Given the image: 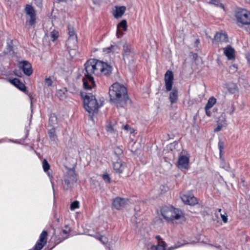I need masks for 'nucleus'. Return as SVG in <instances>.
Listing matches in <instances>:
<instances>
[{
    "mask_svg": "<svg viewBox=\"0 0 250 250\" xmlns=\"http://www.w3.org/2000/svg\"><path fill=\"white\" fill-rule=\"evenodd\" d=\"M103 178L104 180L107 183H110L111 182L110 177L109 175L107 174H104L103 175Z\"/></svg>",
    "mask_w": 250,
    "mask_h": 250,
    "instance_id": "e433bc0d",
    "label": "nucleus"
},
{
    "mask_svg": "<svg viewBox=\"0 0 250 250\" xmlns=\"http://www.w3.org/2000/svg\"><path fill=\"white\" fill-rule=\"evenodd\" d=\"M78 208H79V202L78 201H75L71 204L70 209L71 210H74Z\"/></svg>",
    "mask_w": 250,
    "mask_h": 250,
    "instance_id": "f704fd0d",
    "label": "nucleus"
},
{
    "mask_svg": "<svg viewBox=\"0 0 250 250\" xmlns=\"http://www.w3.org/2000/svg\"><path fill=\"white\" fill-rule=\"evenodd\" d=\"M222 127H223L222 125H217V126L214 129V132H218L222 129Z\"/></svg>",
    "mask_w": 250,
    "mask_h": 250,
    "instance_id": "37998d69",
    "label": "nucleus"
},
{
    "mask_svg": "<svg viewBox=\"0 0 250 250\" xmlns=\"http://www.w3.org/2000/svg\"><path fill=\"white\" fill-rule=\"evenodd\" d=\"M224 53L229 60H232L235 58L234 50L230 45H228L224 49Z\"/></svg>",
    "mask_w": 250,
    "mask_h": 250,
    "instance_id": "f3484780",
    "label": "nucleus"
},
{
    "mask_svg": "<svg viewBox=\"0 0 250 250\" xmlns=\"http://www.w3.org/2000/svg\"><path fill=\"white\" fill-rule=\"evenodd\" d=\"M220 167L221 168H224L225 169L228 170L229 168V165L227 163L225 160V158L223 156H220Z\"/></svg>",
    "mask_w": 250,
    "mask_h": 250,
    "instance_id": "bb28decb",
    "label": "nucleus"
},
{
    "mask_svg": "<svg viewBox=\"0 0 250 250\" xmlns=\"http://www.w3.org/2000/svg\"><path fill=\"white\" fill-rule=\"evenodd\" d=\"M164 80L166 91H170L172 89L174 80L173 72L170 70H167L165 74Z\"/></svg>",
    "mask_w": 250,
    "mask_h": 250,
    "instance_id": "1a4fd4ad",
    "label": "nucleus"
},
{
    "mask_svg": "<svg viewBox=\"0 0 250 250\" xmlns=\"http://www.w3.org/2000/svg\"><path fill=\"white\" fill-rule=\"evenodd\" d=\"M42 167L45 172L47 171L50 168V165L46 160L44 159L42 162Z\"/></svg>",
    "mask_w": 250,
    "mask_h": 250,
    "instance_id": "72a5a7b5",
    "label": "nucleus"
},
{
    "mask_svg": "<svg viewBox=\"0 0 250 250\" xmlns=\"http://www.w3.org/2000/svg\"><path fill=\"white\" fill-rule=\"evenodd\" d=\"M90 235L94 237V238H95L97 240H99V239H100L99 237L101 236V235L100 234H95H95H90Z\"/></svg>",
    "mask_w": 250,
    "mask_h": 250,
    "instance_id": "49530a36",
    "label": "nucleus"
},
{
    "mask_svg": "<svg viewBox=\"0 0 250 250\" xmlns=\"http://www.w3.org/2000/svg\"><path fill=\"white\" fill-rule=\"evenodd\" d=\"M99 238L100 239H99L98 240H99L103 244H105L107 242V239L106 237L103 235H101V236Z\"/></svg>",
    "mask_w": 250,
    "mask_h": 250,
    "instance_id": "58836bf2",
    "label": "nucleus"
},
{
    "mask_svg": "<svg viewBox=\"0 0 250 250\" xmlns=\"http://www.w3.org/2000/svg\"><path fill=\"white\" fill-rule=\"evenodd\" d=\"M45 85L47 86L48 87L51 86L52 84V81L51 80L50 77L46 78L44 80Z\"/></svg>",
    "mask_w": 250,
    "mask_h": 250,
    "instance_id": "c9c22d12",
    "label": "nucleus"
},
{
    "mask_svg": "<svg viewBox=\"0 0 250 250\" xmlns=\"http://www.w3.org/2000/svg\"><path fill=\"white\" fill-rule=\"evenodd\" d=\"M128 127H129V126H128L127 125H125V126H124V128L125 130H128Z\"/></svg>",
    "mask_w": 250,
    "mask_h": 250,
    "instance_id": "09e8293b",
    "label": "nucleus"
},
{
    "mask_svg": "<svg viewBox=\"0 0 250 250\" xmlns=\"http://www.w3.org/2000/svg\"><path fill=\"white\" fill-rule=\"evenodd\" d=\"M48 136L51 141L56 142L58 140L57 136L56 134L55 129L53 127L48 131Z\"/></svg>",
    "mask_w": 250,
    "mask_h": 250,
    "instance_id": "b1692460",
    "label": "nucleus"
},
{
    "mask_svg": "<svg viewBox=\"0 0 250 250\" xmlns=\"http://www.w3.org/2000/svg\"><path fill=\"white\" fill-rule=\"evenodd\" d=\"M199 42V40H196V41H195V43L197 44V43H198Z\"/></svg>",
    "mask_w": 250,
    "mask_h": 250,
    "instance_id": "603ef678",
    "label": "nucleus"
},
{
    "mask_svg": "<svg viewBox=\"0 0 250 250\" xmlns=\"http://www.w3.org/2000/svg\"><path fill=\"white\" fill-rule=\"evenodd\" d=\"M155 238L157 241V244L156 245H152L151 246V250H153V249L155 250H166V246L167 244L165 241H164L160 236L156 235Z\"/></svg>",
    "mask_w": 250,
    "mask_h": 250,
    "instance_id": "9b49d317",
    "label": "nucleus"
},
{
    "mask_svg": "<svg viewBox=\"0 0 250 250\" xmlns=\"http://www.w3.org/2000/svg\"><path fill=\"white\" fill-rule=\"evenodd\" d=\"M189 158L185 156H180L178 159V167L179 168H187L188 166Z\"/></svg>",
    "mask_w": 250,
    "mask_h": 250,
    "instance_id": "2eb2a0df",
    "label": "nucleus"
},
{
    "mask_svg": "<svg viewBox=\"0 0 250 250\" xmlns=\"http://www.w3.org/2000/svg\"><path fill=\"white\" fill-rule=\"evenodd\" d=\"M213 41L219 42H226L228 41V36L225 33H217L214 36Z\"/></svg>",
    "mask_w": 250,
    "mask_h": 250,
    "instance_id": "6ab92c4d",
    "label": "nucleus"
},
{
    "mask_svg": "<svg viewBox=\"0 0 250 250\" xmlns=\"http://www.w3.org/2000/svg\"><path fill=\"white\" fill-rule=\"evenodd\" d=\"M118 32H119V30L118 29L117 32V35L118 36V38H119V37L118 36Z\"/></svg>",
    "mask_w": 250,
    "mask_h": 250,
    "instance_id": "5fc2aeb1",
    "label": "nucleus"
},
{
    "mask_svg": "<svg viewBox=\"0 0 250 250\" xmlns=\"http://www.w3.org/2000/svg\"><path fill=\"white\" fill-rule=\"evenodd\" d=\"M56 117L54 115H51L49 117V122L54 124L56 121Z\"/></svg>",
    "mask_w": 250,
    "mask_h": 250,
    "instance_id": "a19ab883",
    "label": "nucleus"
},
{
    "mask_svg": "<svg viewBox=\"0 0 250 250\" xmlns=\"http://www.w3.org/2000/svg\"><path fill=\"white\" fill-rule=\"evenodd\" d=\"M47 232L43 230L41 233L39 239L37 241L32 250H41L47 242Z\"/></svg>",
    "mask_w": 250,
    "mask_h": 250,
    "instance_id": "0eeeda50",
    "label": "nucleus"
},
{
    "mask_svg": "<svg viewBox=\"0 0 250 250\" xmlns=\"http://www.w3.org/2000/svg\"><path fill=\"white\" fill-rule=\"evenodd\" d=\"M181 199L184 203L189 205H194L198 203L196 198L187 194L183 195Z\"/></svg>",
    "mask_w": 250,
    "mask_h": 250,
    "instance_id": "ddd939ff",
    "label": "nucleus"
},
{
    "mask_svg": "<svg viewBox=\"0 0 250 250\" xmlns=\"http://www.w3.org/2000/svg\"><path fill=\"white\" fill-rule=\"evenodd\" d=\"M106 129L107 132H112L113 131V128L111 125H109L106 126Z\"/></svg>",
    "mask_w": 250,
    "mask_h": 250,
    "instance_id": "c03bdc74",
    "label": "nucleus"
},
{
    "mask_svg": "<svg viewBox=\"0 0 250 250\" xmlns=\"http://www.w3.org/2000/svg\"><path fill=\"white\" fill-rule=\"evenodd\" d=\"M224 88H226L228 92L231 94H235L238 91L237 85L232 82L226 83L225 84Z\"/></svg>",
    "mask_w": 250,
    "mask_h": 250,
    "instance_id": "dca6fc26",
    "label": "nucleus"
},
{
    "mask_svg": "<svg viewBox=\"0 0 250 250\" xmlns=\"http://www.w3.org/2000/svg\"><path fill=\"white\" fill-rule=\"evenodd\" d=\"M127 200L125 198L120 197H117L114 199L112 206L115 208L117 209H120L124 208L126 204Z\"/></svg>",
    "mask_w": 250,
    "mask_h": 250,
    "instance_id": "f8f14e48",
    "label": "nucleus"
},
{
    "mask_svg": "<svg viewBox=\"0 0 250 250\" xmlns=\"http://www.w3.org/2000/svg\"><path fill=\"white\" fill-rule=\"evenodd\" d=\"M205 109L206 115L210 117L211 116V112L210 111V108H206V107H205Z\"/></svg>",
    "mask_w": 250,
    "mask_h": 250,
    "instance_id": "a18cd8bd",
    "label": "nucleus"
},
{
    "mask_svg": "<svg viewBox=\"0 0 250 250\" xmlns=\"http://www.w3.org/2000/svg\"><path fill=\"white\" fill-rule=\"evenodd\" d=\"M19 67L22 69L24 74L28 76L33 72L31 64L27 61H22L19 62Z\"/></svg>",
    "mask_w": 250,
    "mask_h": 250,
    "instance_id": "9d476101",
    "label": "nucleus"
},
{
    "mask_svg": "<svg viewBox=\"0 0 250 250\" xmlns=\"http://www.w3.org/2000/svg\"><path fill=\"white\" fill-rule=\"evenodd\" d=\"M127 22L125 20H122L117 25L118 29L121 28L124 31H126L127 29Z\"/></svg>",
    "mask_w": 250,
    "mask_h": 250,
    "instance_id": "c756f323",
    "label": "nucleus"
},
{
    "mask_svg": "<svg viewBox=\"0 0 250 250\" xmlns=\"http://www.w3.org/2000/svg\"><path fill=\"white\" fill-rule=\"evenodd\" d=\"M67 237H68L67 236H66V237H65L63 238H62L61 240H60V241L58 243H60V242L62 241V240H64V239H66Z\"/></svg>",
    "mask_w": 250,
    "mask_h": 250,
    "instance_id": "3c124183",
    "label": "nucleus"
},
{
    "mask_svg": "<svg viewBox=\"0 0 250 250\" xmlns=\"http://www.w3.org/2000/svg\"><path fill=\"white\" fill-rule=\"evenodd\" d=\"M112 67L106 62L95 59H90L84 64L83 71L84 77L83 79V85L85 89L91 90L96 86L93 75L109 76L112 71Z\"/></svg>",
    "mask_w": 250,
    "mask_h": 250,
    "instance_id": "f257e3e1",
    "label": "nucleus"
},
{
    "mask_svg": "<svg viewBox=\"0 0 250 250\" xmlns=\"http://www.w3.org/2000/svg\"><path fill=\"white\" fill-rule=\"evenodd\" d=\"M77 179L75 171L70 170L65 175L63 188L68 190L72 188L74 184L77 182Z\"/></svg>",
    "mask_w": 250,
    "mask_h": 250,
    "instance_id": "39448f33",
    "label": "nucleus"
},
{
    "mask_svg": "<svg viewBox=\"0 0 250 250\" xmlns=\"http://www.w3.org/2000/svg\"><path fill=\"white\" fill-rule=\"evenodd\" d=\"M248 60L250 62V59H248Z\"/></svg>",
    "mask_w": 250,
    "mask_h": 250,
    "instance_id": "6e6d98bb",
    "label": "nucleus"
},
{
    "mask_svg": "<svg viewBox=\"0 0 250 250\" xmlns=\"http://www.w3.org/2000/svg\"><path fill=\"white\" fill-rule=\"evenodd\" d=\"M169 99L171 104L176 103L178 100V91L176 89H173L170 93Z\"/></svg>",
    "mask_w": 250,
    "mask_h": 250,
    "instance_id": "5701e85b",
    "label": "nucleus"
},
{
    "mask_svg": "<svg viewBox=\"0 0 250 250\" xmlns=\"http://www.w3.org/2000/svg\"><path fill=\"white\" fill-rule=\"evenodd\" d=\"M123 150L121 147L116 146L114 148V154L116 157L115 159H119L120 156L123 154Z\"/></svg>",
    "mask_w": 250,
    "mask_h": 250,
    "instance_id": "cd10ccee",
    "label": "nucleus"
},
{
    "mask_svg": "<svg viewBox=\"0 0 250 250\" xmlns=\"http://www.w3.org/2000/svg\"><path fill=\"white\" fill-rule=\"evenodd\" d=\"M216 103V99L213 97H210L208 100V103L206 105V108H211Z\"/></svg>",
    "mask_w": 250,
    "mask_h": 250,
    "instance_id": "c85d7f7f",
    "label": "nucleus"
},
{
    "mask_svg": "<svg viewBox=\"0 0 250 250\" xmlns=\"http://www.w3.org/2000/svg\"><path fill=\"white\" fill-rule=\"evenodd\" d=\"M220 0H210L209 2L210 4H213L217 7H220L224 8V5L222 3H220Z\"/></svg>",
    "mask_w": 250,
    "mask_h": 250,
    "instance_id": "2f4dec72",
    "label": "nucleus"
},
{
    "mask_svg": "<svg viewBox=\"0 0 250 250\" xmlns=\"http://www.w3.org/2000/svg\"><path fill=\"white\" fill-rule=\"evenodd\" d=\"M26 14L29 16V19H27V22L31 26H33L36 23V15L34 8L31 5H27L25 8Z\"/></svg>",
    "mask_w": 250,
    "mask_h": 250,
    "instance_id": "6e6552de",
    "label": "nucleus"
},
{
    "mask_svg": "<svg viewBox=\"0 0 250 250\" xmlns=\"http://www.w3.org/2000/svg\"><path fill=\"white\" fill-rule=\"evenodd\" d=\"M67 90L66 88L58 90L57 91V96L61 100H64L67 97Z\"/></svg>",
    "mask_w": 250,
    "mask_h": 250,
    "instance_id": "a878e982",
    "label": "nucleus"
},
{
    "mask_svg": "<svg viewBox=\"0 0 250 250\" xmlns=\"http://www.w3.org/2000/svg\"><path fill=\"white\" fill-rule=\"evenodd\" d=\"M180 246L181 245H175L173 247H172L171 248H172L173 249H177V248H179L180 247Z\"/></svg>",
    "mask_w": 250,
    "mask_h": 250,
    "instance_id": "de8ad7c7",
    "label": "nucleus"
},
{
    "mask_svg": "<svg viewBox=\"0 0 250 250\" xmlns=\"http://www.w3.org/2000/svg\"><path fill=\"white\" fill-rule=\"evenodd\" d=\"M3 142L2 140H0V143Z\"/></svg>",
    "mask_w": 250,
    "mask_h": 250,
    "instance_id": "4d7b16f0",
    "label": "nucleus"
},
{
    "mask_svg": "<svg viewBox=\"0 0 250 250\" xmlns=\"http://www.w3.org/2000/svg\"><path fill=\"white\" fill-rule=\"evenodd\" d=\"M220 216L224 223H226L228 222V215L225 213L224 214L220 213Z\"/></svg>",
    "mask_w": 250,
    "mask_h": 250,
    "instance_id": "4c0bfd02",
    "label": "nucleus"
},
{
    "mask_svg": "<svg viewBox=\"0 0 250 250\" xmlns=\"http://www.w3.org/2000/svg\"><path fill=\"white\" fill-rule=\"evenodd\" d=\"M110 101L112 104L117 107H125L128 100L127 89L122 84L115 83L109 89Z\"/></svg>",
    "mask_w": 250,
    "mask_h": 250,
    "instance_id": "f03ea898",
    "label": "nucleus"
},
{
    "mask_svg": "<svg viewBox=\"0 0 250 250\" xmlns=\"http://www.w3.org/2000/svg\"><path fill=\"white\" fill-rule=\"evenodd\" d=\"M116 46L111 45L110 47L105 48L104 50V51H106L107 53L110 52L112 51V49H113L114 47H116Z\"/></svg>",
    "mask_w": 250,
    "mask_h": 250,
    "instance_id": "79ce46f5",
    "label": "nucleus"
},
{
    "mask_svg": "<svg viewBox=\"0 0 250 250\" xmlns=\"http://www.w3.org/2000/svg\"><path fill=\"white\" fill-rule=\"evenodd\" d=\"M69 55L72 57H74L76 55L77 51L75 49H70L69 51Z\"/></svg>",
    "mask_w": 250,
    "mask_h": 250,
    "instance_id": "ea45409f",
    "label": "nucleus"
},
{
    "mask_svg": "<svg viewBox=\"0 0 250 250\" xmlns=\"http://www.w3.org/2000/svg\"><path fill=\"white\" fill-rule=\"evenodd\" d=\"M62 232L63 234H67L68 233V231L66 230H64V229H63L62 231Z\"/></svg>",
    "mask_w": 250,
    "mask_h": 250,
    "instance_id": "8fccbe9b",
    "label": "nucleus"
},
{
    "mask_svg": "<svg viewBox=\"0 0 250 250\" xmlns=\"http://www.w3.org/2000/svg\"><path fill=\"white\" fill-rule=\"evenodd\" d=\"M218 148L219 149V156H223L224 149V143L223 142L219 141L218 142Z\"/></svg>",
    "mask_w": 250,
    "mask_h": 250,
    "instance_id": "7c9ffc66",
    "label": "nucleus"
},
{
    "mask_svg": "<svg viewBox=\"0 0 250 250\" xmlns=\"http://www.w3.org/2000/svg\"><path fill=\"white\" fill-rule=\"evenodd\" d=\"M238 22L242 25L250 24V12L246 9L238 11L235 15Z\"/></svg>",
    "mask_w": 250,
    "mask_h": 250,
    "instance_id": "423d86ee",
    "label": "nucleus"
},
{
    "mask_svg": "<svg viewBox=\"0 0 250 250\" xmlns=\"http://www.w3.org/2000/svg\"><path fill=\"white\" fill-rule=\"evenodd\" d=\"M69 39L77 40V35L75 33L74 28L70 25H68Z\"/></svg>",
    "mask_w": 250,
    "mask_h": 250,
    "instance_id": "393cba45",
    "label": "nucleus"
},
{
    "mask_svg": "<svg viewBox=\"0 0 250 250\" xmlns=\"http://www.w3.org/2000/svg\"><path fill=\"white\" fill-rule=\"evenodd\" d=\"M10 82L12 84L15 85L21 91L23 92H25L26 91V86L19 80V79L17 78H14L11 80Z\"/></svg>",
    "mask_w": 250,
    "mask_h": 250,
    "instance_id": "a211bd4d",
    "label": "nucleus"
},
{
    "mask_svg": "<svg viewBox=\"0 0 250 250\" xmlns=\"http://www.w3.org/2000/svg\"><path fill=\"white\" fill-rule=\"evenodd\" d=\"M113 168L117 172L119 173H122L124 170V166L120 159H117V161L113 163Z\"/></svg>",
    "mask_w": 250,
    "mask_h": 250,
    "instance_id": "4be33fe9",
    "label": "nucleus"
},
{
    "mask_svg": "<svg viewBox=\"0 0 250 250\" xmlns=\"http://www.w3.org/2000/svg\"><path fill=\"white\" fill-rule=\"evenodd\" d=\"M123 51H124V57H127L129 55H130L131 53H134V49L131 47V46L127 43H125L123 45Z\"/></svg>",
    "mask_w": 250,
    "mask_h": 250,
    "instance_id": "aec40b11",
    "label": "nucleus"
},
{
    "mask_svg": "<svg viewBox=\"0 0 250 250\" xmlns=\"http://www.w3.org/2000/svg\"><path fill=\"white\" fill-rule=\"evenodd\" d=\"M223 107L224 110L230 115H232L235 109L234 102L232 101L225 102L223 104Z\"/></svg>",
    "mask_w": 250,
    "mask_h": 250,
    "instance_id": "4468645a",
    "label": "nucleus"
},
{
    "mask_svg": "<svg viewBox=\"0 0 250 250\" xmlns=\"http://www.w3.org/2000/svg\"><path fill=\"white\" fill-rule=\"evenodd\" d=\"M221 210H222V209L221 208L218 209V212H221Z\"/></svg>",
    "mask_w": 250,
    "mask_h": 250,
    "instance_id": "864d4df0",
    "label": "nucleus"
},
{
    "mask_svg": "<svg viewBox=\"0 0 250 250\" xmlns=\"http://www.w3.org/2000/svg\"><path fill=\"white\" fill-rule=\"evenodd\" d=\"M50 39L52 41L57 39L59 37V32L56 30H53L50 33Z\"/></svg>",
    "mask_w": 250,
    "mask_h": 250,
    "instance_id": "473e14b6",
    "label": "nucleus"
},
{
    "mask_svg": "<svg viewBox=\"0 0 250 250\" xmlns=\"http://www.w3.org/2000/svg\"><path fill=\"white\" fill-rule=\"evenodd\" d=\"M161 214L163 217L168 222L179 219L182 214L180 210L170 206L163 207L161 209Z\"/></svg>",
    "mask_w": 250,
    "mask_h": 250,
    "instance_id": "20e7f679",
    "label": "nucleus"
},
{
    "mask_svg": "<svg viewBox=\"0 0 250 250\" xmlns=\"http://www.w3.org/2000/svg\"><path fill=\"white\" fill-rule=\"evenodd\" d=\"M83 100V106L85 110L89 113L97 112L99 105L94 95L90 93H82Z\"/></svg>",
    "mask_w": 250,
    "mask_h": 250,
    "instance_id": "7ed1b4c3",
    "label": "nucleus"
},
{
    "mask_svg": "<svg viewBox=\"0 0 250 250\" xmlns=\"http://www.w3.org/2000/svg\"><path fill=\"white\" fill-rule=\"evenodd\" d=\"M126 10V8L125 6H116V10L114 13V16L115 18H121Z\"/></svg>",
    "mask_w": 250,
    "mask_h": 250,
    "instance_id": "412c9836",
    "label": "nucleus"
}]
</instances>
